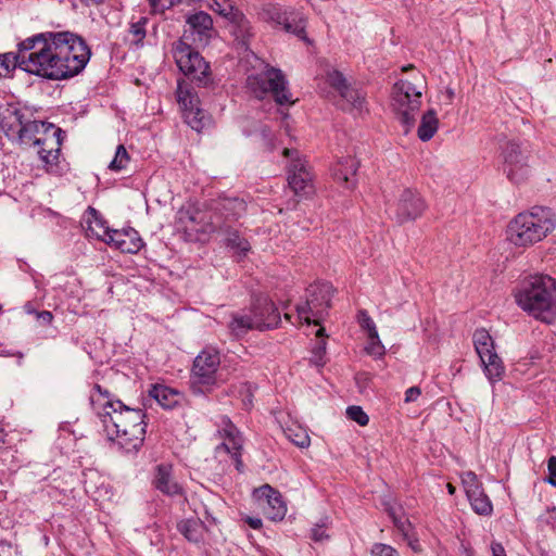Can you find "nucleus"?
Instances as JSON below:
<instances>
[{"label":"nucleus","mask_w":556,"mask_h":556,"mask_svg":"<svg viewBox=\"0 0 556 556\" xmlns=\"http://www.w3.org/2000/svg\"><path fill=\"white\" fill-rule=\"evenodd\" d=\"M83 37L72 31H43L17 43L16 52L0 54V76L16 67L49 80H64L78 75L90 59Z\"/></svg>","instance_id":"obj_1"},{"label":"nucleus","mask_w":556,"mask_h":556,"mask_svg":"<svg viewBox=\"0 0 556 556\" xmlns=\"http://www.w3.org/2000/svg\"><path fill=\"white\" fill-rule=\"evenodd\" d=\"M90 403L110 441L127 453L137 452L142 446L147 425L141 409L126 406L100 384L93 386Z\"/></svg>","instance_id":"obj_2"},{"label":"nucleus","mask_w":556,"mask_h":556,"mask_svg":"<svg viewBox=\"0 0 556 556\" xmlns=\"http://www.w3.org/2000/svg\"><path fill=\"white\" fill-rule=\"evenodd\" d=\"M556 227V217L551 208L532 207L519 213L508 225V240L516 247H529L543 240Z\"/></svg>","instance_id":"obj_3"},{"label":"nucleus","mask_w":556,"mask_h":556,"mask_svg":"<svg viewBox=\"0 0 556 556\" xmlns=\"http://www.w3.org/2000/svg\"><path fill=\"white\" fill-rule=\"evenodd\" d=\"M517 305L529 313H556V280L548 275L523 279L515 289Z\"/></svg>","instance_id":"obj_4"},{"label":"nucleus","mask_w":556,"mask_h":556,"mask_svg":"<svg viewBox=\"0 0 556 556\" xmlns=\"http://www.w3.org/2000/svg\"><path fill=\"white\" fill-rule=\"evenodd\" d=\"M425 77L417 73L413 80L400 79L391 91V106L407 134L416 123L420 110Z\"/></svg>","instance_id":"obj_5"},{"label":"nucleus","mask_w":556,"mask_h":556,"mask_svg":"<svg viewBox=\"0 0 556 556\" xmlns=\"http://www.w3.org/2000/svg\"><path fill=\"white\" fill-rule=\"evenodd\" d=\"M220 355L212 348H204L194 358L190 374V388L194 394L211 392L222 381L219 379Z\"/></svg>","instance_id":"obj_6"},{"label":"nucleus","mask_w":556,"mask_h":556,"mask_svg":"<svg viewBox=\"0 0 556 556\" xmlns=\"http://www.w3.org/2000/svg\"><path fill=\"white\" fill-rule=\"evenodd\" d=\"M247 84L257 98L271 93L275 101L280 104H292L288 81L281 70L265 64L257 74L249 75Z\"/></svg>","instance_id":"obj_7"},{"label":"nucleus","mask_w":556,"mask_h":556,"mask_svg":"<svg viewBox=\"0 0 556 556\" xmlns=\"http://www.w3.org/2000/svg\"><path fill=\"white\" fill-rule=\"evenodd\" d=\"M185 34L173 43L172 53L178 68L199 86H206L211 79L210 64L187 42Z\"/></svg>","instance_id":"obj_8"},{"label":"nucleus","mask_w":556,"mask_h":556,"mask_svg":"<svg viewBox=\"0 0 556 556\" xmlns=\"http://www.w3.org/2000/svg\"><path fill=\"white\" fill-rule=\"evenodd\" d=\"M47 124L39 121L27 119L25 113L18 109H7L1 117L0 127L10 140H15L20 144H33L37 139L36 135L43 131L45 136L51 130H47Z\"/></svg>","instance_id":"obj_9"},{"label":"nucleus","mask_w":556,"mask_h":556,"mask_svg":"<svg viewBox=\"0 0 556 556\" xmlns=\"http://www.w3.org/2000/svg\"><path fill=\"white\" fill-rule=\"evenodd\" d=\"M248 205L239 198H218L210 206V225L213 232L216 229H226L247 214Z\"/></svg>","instance_id":"obj_10"},{"label":"nucleus","mask_w":556,"mask_h":556,"mask_svg":"<svg viewBox=\"0 0 556 556\" xmlns=\"http://www.w3.org/2000/svg\"><path fill=\"white\" fill-rule=\"evenodd\" d=\"M177 101L185 122L195 131H202L211 123L210 115L200 106V99L184 81L178 80Z\"/></svg>","instance_id":"obj_11"},{"label":"nucleus","mask_w":556,"mask_h":556,"mask_svg":"<svg viewBox=\"0 0 556 556\" xmlns=\"http://www.w3.org/2000/svg\"><path fill=\"white\" fill-rule=\"evenodd\" d=\"M503 170L507 178L519 184L523 181L529 173V152L516 140H507L502 146Z\"/></svg>","instance_id":"obj_12"},{"label":"nucleus","mask_w":556,"mask_h":556,"mask_svg":"<svg viewBox=\"0 0 556 556\" xmlns=\"http://www.w3.org/2000/svg\"><path fill=\"white\" fill-rule=\"evenodd\" d=\"M283 155L290 159L288 184L296 195H308L314 191L313 174L307 161L296 150L285 149Z\"/></svg>","instance_id":"obj_13"},{"label":"nucleus","mask_w":556,"mask_h":556,"mask_svg":"<svg viewBox=\"0 0 556 556\" xmlns=\"http://www.w3.org/2000/svg\"><path fill=\"white\" fill-rule=\"evenodd\" d=\"M327 83L339 93L341 98L339 105L342 110L362 113L366 109L365 93L351 87L341 72L337 70L329 71Z\"/></svg>","instance_id":"obj_14"},{"label":"nucleus","mask_w":556,"mask_h":556,"mask_svg":"<svg viewBox=\"0 0 556 556\" xmlns=\"http://www.w3.org/2000/svg\"><path fill=\"white\" fill-rule=\"evenodd\" d=\"M426 207L425 200L417 191L404 189L389 211L392 218L399 224H405L420 217Z\"/></svg>","instance_id":"obj_15"},{"label":"nucleus","mask_w":556,"mask_h":556,"mask_svg":"<svg viewBox=\"0 0 556 556\" xmlns=\"http://www.w3.org/2000/svg\"><path fill=\"white\" fill-rule=\"evenodd\" d=\"M47 130H51L42 138L35 139L33 144L38 146V155L43 162L48 173H56L58 160L62 144V129L54 125L47 126Z\"/></svg>","instance_id":"obj_16"},{"label":"nucleus","mask_w":556,"mask_h":556,"mask_svg":"<svg viewBox=\"0 0 556 556\" xmlns=\"http://www.w3.org/2000/svg\"><path fill=\"white\" fill-rule=\"evenodd\" d=\"M210 8L235 25V35L243 41L253 36L250 22L239 11L233 0H210Z\"/></svg>","instance_id":"obj_17"},{"label":"nucleus","mask_w":556,"mask_h":556,"mask_svg":"<svg viewBox=\"0 0 556 556\" xmlns=\"http://www.w3.org/2000/svg\"><path fill=\"white\" fill-rule=\"evenodd\" d=\"M333 287L330 282H315L306 289V303L298 305L296 313H324L332 308Z\"/></svg>","instance_id":"obj_18"},{"label":"nucleus","mask_w":556,"mask_h":556,"mask_svg":"<svg viewBox=\"0 0 556 556\" xmlns=\"http://www.w3.org/2000/svg\"><path fill=\"white\" fill-rule=\"evenodd\" d=\"M280 321L281 315H239L229 323V330L239 338L251 329L264 331L277 328Z\"/></svg>","instance_id":"obj_19"},{"label":"nucleus","mask_w":556,"mask_h":556,"mask_svg":"<svg viewBox=\"0 0 556 556\" xmlns=\"http://www.w3.org/2000/svg\"><path fill=\"white\" fill-rule=\"evenodd\" d=\"M265 516L273 521H280L287 514V505L281 494L269 484H264L254 491Z\"/></svg>","instance_id":"obj_20"},{"label":"nucleus","mask_w":556,"mask_h":556,"mask_svg":"<svg viewBox=\"0 0 556 556\" xmlns=\"http://www.w3.org/2000/svg\"><path fill=\"white\" fill-rule=\"evenodd\" d=\"M224 428L222 429V433L224 435V442L217 447V450H225L227 453L231 454L237 470L241 471L243 467V463L241 460V448H242V438L236 426L226 417L223 418Z\"/></svg>","instance_id":"obj_21"},{"label":"nucleus","mask_w":556,"mask_h":556,"mask_svg":"<svg viewBox=\"0 0 556 556\" xmlns=\"http://www.w3.org/2000/svg\"><path fill=\"white\" fill-rule=\"evenodd\" d=\"M123 253H137L143 247V241L134 228L115 229L109 236L108 243Z\"/></svg>","instance_id":"obj_22"},{"label":"nucleus","mask_w":556,"mask_h":556,"mask_svg":"<svg viewBox=\"0 0 556 556\" xmlns=\"http://www.w3.org/2000/svg\"><path fill=\"white\" fill-rule=\"evenodd\" d=\"M177 222L180 227L190 232H213L210 218L204 220V215L195 208L180 210L177 214Z\"/></svg>","instance_id":"obj_23"},{"label":"nucleus","mask_w":556,"mask_h":556,"mask_svg":"<svg viewBox=\"0 0 556 556\" xmlns=\"http://www.w3.org/2000/svg\"><path fill=\"white\" fill-rule=\"evenodd\" d=\"M186 23L189 26L191 35L198 37L193 38V41L198 40L200 43H206L213 29V20L211 15L204 11H198L189 14Z\"/></svg>","instance_id":"obj_24"},{"label":"nucleus","mask_w":556,"mask_h":556,"mask_svg":"<svg viewBox=\"0 0 556 556\" xmlns=\"http://www.w3.org/2000/svg\"><path fill=\"white\" fill-rule=\"evenodd\" d=\"M361 327L367 332V345L365 351L374 357H381L386 353L384 345L381 343L376 324L368 315H362L358 320Z\"/></svg>","instance_id":"obj_25"},{"label":"nucleus","mask_w":556,"mask_h":556,"mask_svg":"<svg viewBox=\"0 0 556 556\" xmlns=\"http://www.w3.org/2000/svg\"><path fill=\"white\" fill-rule=\"evenodd\" d=\"M154 485L159 491L169 496L182 493V488L173 479L172 467L168 465L157 466Z\"/></svg>","instance_id":"obj_26"},{"label":"nucleus","mask_w":556,"mask_h":556,"mask_svg":"<svg viewBox=\"0 0 556 556\" xmlns=\"http://www.w3.org/2000/svg\"><path fill=\"white\" fill-rule=\"evenodd\" d=\"M357 168L358 162L354 157H343L333 167V177L337 181L345 184L346 188H352L355 186Z\"/></svg>","instance_id":"obj_27"},{"label":"nucleus","mask_w":556,"mask_h":556,"mask_svg":"<svg viewBox=\"0 0 556 556\" xmlns=\"http://www.w3.org/2000/svg\"><path fill=\"white\" fill-rule=\"evenodd\" d=\"M177 530L191 543L203 540L205 527L199 518L185 519L177 523Z\"/></svg>","instance_id":"obj_28"},{"label":"nucleus","mask_w":556,"mask_h":556,"mask_svg":"<svg viewBox=\"0 0 556 556\" xmlns=\"http://www.w3.org/2000/svg\"><path fill=\"white\" fill-rule=\"evenodd\" d=\"M227 226L226 229H216L214 232H217L225 237L226 245L235 250L236 252L245 255L250 251V243L247 239L242 238L235 227Z\"/></svg>","instance_id":"obj_29"},{"label":"nucleus","mask_w":556,"mask_h":556,"mask_svg":"<svg viewBox=\"0 0 556 556\" xmlns=\"http://www.w3.org/2000/svg\"><path fill=\"white\" fill-rule=\"evenodd\" d=\"M151 397H153L162 407L173 408L179 403V393L165 386H153L149 391Z\"/></svg>","instance_id":"obj_30"},{"label":"nucleus","mask_w":556,"mask_h":556,"mask_svg":"<svg viewBox=\"0 0 556 556\" xmlns=\"http://www.w3.org/2000/svg\"><path fill=\"white\" fill-rule=\"evenodd\" d=\"M438 127L439 119L435 111L428 110L421 117L420 125L417 129V136L424 142L429 141L437 132Z\"/></svg>","instance_id":"obj_31"},{"label":"nucleus","mask_w":556,"mask_h":556,"mask_svg":"<svg viewBox=\"0 0 556 556\" xmlns=\"http://www.w3.org/2000/svg\"><path fill=\"white\" fill-rule=\"evenodd\" d=\"M480 361L483 365L484 374L491 383L502 379L505 368L503 366L502 359L495 352L486 355L485 359Z\"/></svg>","instance_id":"obj_32"},{"label":"nucleus","mask_w":556,"mask_h":556,"mask_svg":"<svg viewBox=\"0 0 556 556\" xmlns=\"http://www.w3.org/2000/svg\"><path fill=\"white\" fill-rule=\"evenodd\" d=\"M472 340L480 359H485L486 355L495 352L493 339L485 329H477L473 333Z\"/></svg>","instance_id":"obj_33"},{"label":"nucleus","mask_w":556,"mask_h":556,"mask_svg":"<svg viewBox=\"0 0 556 556\" xmlns=\"http://www.w3.org/2000/svg\"><path fill=\"white\" fill-rule=\"evenodd\" d=\"M471 508L481 516H490L493 511L492 503L489 498V496L484 493L483 489L481 488L478 491L473 490V493H470L467 495Z\"/></svg>","instance_id":"obj_34"},{"label":"nucleus","mask_w":556,"mask_h":556,"mask_svg":"<svg viewBox=\"0 0 556 556\" xmlns=\"http://www.w3.org/2000/svg\"><path fill=\"white\" fill-rule=\"evenodd\" d=\"M90 210L93 213V219L90 220L88 230L97 239L102 240L103 242L108 243L109 236L111 235L113 229H111L108 226L106 220L102 216H100L94 208L90 207Z\"/></svg>","instance_id":"obj_35"},{"label":"nucleus","mask_w":556,"mask_h":556,"mask_svg":"<svg viewBox=\"0 0 556 556\" xmlns=\"http://www.w3.org/2000/svg\"><path fill=\"white\" fill-rule=\"evenodd\" d=\"M290 12L283 11L279 7L269 5L265 8L262 12V17L266 22H271L277 27H283L288 22V16Z\"/></svg>","instance_id":"obj_36"},{"label":"nucleus","mask_w":556,"mask_h":556,"mask_svg":"<svg viewBox=\"0 0 556 556\" xmlns=\"http://www.w3.org/2000/svg\"><path fill=\"white\" fill-rule=\"evenodd\" d=\"M305 21L298 13L290 12L288 22L285 24L282 29H285L287 33L295 35L302 40H307L305 35Z\"/></svg>","instance_id":"obj_37"},{"label":"nucleus","mask_w":556,"mask_h":556,"mask_svg":"<svg viewBox=\"0 0 556 556\" xmlns=\"http://www.w3.org/2000/svg\"><path fill=\"white\" fill-rule=\"evenodd\" d=\"M147 23H148L147 17H140L137 22L130 23L129 29H128V36H129V41L132 45L139 46L142 43V41L147 35V31H146Z\"/></svg>","instance_id":"obj_38"},{"label":"nucleus","mask_w":556,"mask_h":556,"mask_svg":"<svg viewBox=\"0 0 556 556\" xmlns=\"http://www.w3.org/2000/svg\"><path fill=\"white\" fill-rule=\"evenodd\" d=\"M315 336L319 339V341L316 343V345L313 349V358L312 361L316 366H323L325 364L324 356L326 354V340L327 337L325 333V328L319 327L316 330Z\"/></svg>","instance_id":"obj_39"},{"label":"nucleus","mask_w":556,"mask_h":556,"mask_svg":"<svg viewBox=\"0 0 556 556\" xmlns=\"http://www.w3.org/2000/svg\"><path fill=\"white\" fill-rule=\"evenodd\" d=\"M278 307L264 293L254 294L252 301V313H276Z\"/></svg>","instance_id":"obj_40"},{"label":"nucleus","mask_w":556,"mask_h":556,"mask_svg":"<svg viewBox=\"0 0 556 556\" xmlns=\"http://www.w3.org/2000/svg\"><path fill=\"white\" fill-rule=\"evenodd\" d=\"M128 162H129V155H128L125 147L119 144L116 148V152H115L113 160L109 164V168L111 170L119 172V170L126 168Z\"/></svg>","instance_id":"obj_41"},{"label":"nucleus","mask_w":556,"mask_h":556,"mask_svg":"<svg viewBox=\"0 0 556 556\" xmlns=\"http://www.w3.org/2000/svg\"><path fill=\"white\" fill-rule=\"evenodd\" d=\"M460 478L466 495L473 493V490L478 491L481 489V483L473 471H466L462 473Z\"/></svg>","instance_id":"obj_42"},{"label":"nucleus","mask_w":556,"mask_h":556,"mask_svg":"<svg viewBox=\"0 0 556 556\" xmlns=\"http://www.w3.org/2000/svg\"><path fill=\"white\" fill-rule=\"evenodd\" d=\"M348 417L357 422L359 426H366L369 421L368 415L362 409L361 406H349L346 409Z\"/></svg>","instance_id":"obj_43"},{"label":"nucleus","mask_w":556,"mask_h":556,"mask_svg":"<svg viewBox=\"0 0 556 556\" xmlns=\"http://www.w3.org/2000/svg\"><path fill=\"white\" fill-rule=\"evenodd\" d=\"M178 1L179 0H148L151 12L154 14L164 13L166 10L174 7Z\"/></svg>","instance_id":"obj_44"},{"label":"nucleus","mask_w":556,"mask_h":556,"mask_svg":"<svg viewBox=\"0 0 556 556\" xmlns=\"http://www.w3.org/2000/svg\"><path fill=\"white\" fill-rule=\"evenodd\" d=\"M371 556H400L397 551L391 545L375 543L370 551Z\"/></svg>","instance_id":"obj_45"},{"label":"nucleus","mask_w":556,"mask_h":556,"mask_svg":"<svg viewBox=\"0 0 556 556\" xmlns=\"http://www.w3.org/2000/svg\"><path fill=\"white\" fill-rule=\"evenodd\" d=\"M547 469L549 471V477L547 482L554 486H556V456H551L547 460Z\"/></svg>","instance_id":"obj_46"},{"label":"nucleus","mask_w":556,"mask_h":556,"mask_svg":"<svg viewBox=\"0 0 556 556\" xmlns=\"http://www.w3.org/2000/svg\"><path fill=\"white\" fill-rule=\"evenodd\" d=\"M421 390L419 387H410L405 392V402L412 403L417 401V399L420 396Z\"/></svg>","instance_id":"obj_47"},{"label":"nucleus","mask_w":556,"mask_h":556,"mask_svg":"<svg viewBox=\"0 0 556 556\" xmlns=\"http://www.w3.org/2000/svg\"><path fill=\"white\" fill-rule=\"evenodd\" d=\"M326 538L328 536L323 525H316V527L312 529V539L315 542H320Z\"/></svg>","instance_id":"obj_48"},{"label":"nucleus","mask_w":556,"mask_h":556,"mask_svg":"<svg viewBox=\"0 0 556 556\" xmlns=\"http://www.w3.org/2000/svg\"><path fill=\"white\" fill-rule=\"evenodd\" d=\"M292 442L300 446V447H306L309 445V437L307 434H296L295 438L292 439Z\"/></svg>","instance_id":"obj_49"},{"label":"nucleus","mask_w":556,"mask_h":556,"mask_svg":"<svg viewBox=\"0 0 556 556\" xmlns=\"http://www.w3.org/2000/svg\"><path fill=\"white\" fill-rule=\"evenodd\" d=\"M245 522L252 528V529H261L263 522L262 519L258 517H247Z\"/></svg>","instance_id":"obj_50"},{"label":"nucleus","mask_w":556,"mask_h":556,"mask_svg":"<svg viewBox=\"0 0 556 556\" xmlns=\"http://www.w3.org/2000/svg\"><path fill=\"white\" fill-rule=\"evenodd\" d=\"M492 556H506L505 549L501 543H492L491 545Z\"/></svg>","instance_id":"obj_51"},{"label":"nucleus","mask_w":556,"mask_h":556,"mask_svg":"<svg viewBox=\"0 0 556 556\" xmlns=\"http://www.w3.org/2000/svg\"><path fill=\"white\" fill-rule=\"evenodd\" d=\"M53 315H37V321L40 326L51 324Z\"/></svg>","instance_id":"obj_52"},{"label":"nucleus","mask_w":556,"mask_h":556,"mask_svg":"<svg viewBox=\"0 0 556 556\" xmlns=\"http://www.w3.org/2000/svg\"><path fill=\"white\" fill-rule=\"evenodd\" d=\"M536 317H541V320L546 324H552L554 321V315H535Z\"/></svg>","instance_id":"obj_53"},{"label":"nucleus","mask_w":556,"mask_h":556,"mask_svg":"<svg viewBox=\"0 0 556 556\" xmlns=\"http://www.w3.org/2000/svg\"><path fill=\"white\" fill-rule=\"evenodd\" d=\"M80 1L87 5H89V4L99 5V4H102L105 0H80Z\"/></svg>","instance_id":"obj_54"},{"label":"nucleus","mask_w":556,"mask_h":556,"mask_svg":"<svg viewBox=\"0 0 556 556\" xmlns=\"http://www.w3.org/2000/svg\"><path fill=\"white\" fill-rule=\"evenodd\" d=\"M25 309H26V313H42V314L49 313L48 311H38L36 308H33V307H30L29 304H27L25 306Z\"/></svg>","instance_id":"obj_55"},{"label":"nucleus","mask_w":556,"mask_h":556,"mask_svg":"<svg viewBox=\"0 0 556 556\" xmlns=\"http://www.w3.org/2000/svg\"><path fill=\"white\" fill-rule=\"evenodd\" d=\"M394 522L396 525V527L402 531V532H405V522L403 521H399L396 519H394Z\"/></svg>","instance_id":"obj_56"},{"label":"nucleus","mask_w":556,"mask_h":556,"mask_svg":"<svg viewBox=\"0 0 556 556\" xmlns=\"http://www.w3.org/2000/svg\"><path fill=\"white\" fill-rule=\"evenodd\" d=\"M293 316H294V315H289V314L283 315L285 319H286V320H288V321H290V323H292V320H291V319H292V317H293ZM295 316H296L298 318H300V317H301V315H295Z\"/></svg>","instance_id":"obj_57"},{"label":"nucleus","mask_w":556,"mask_h":556,"mask_svg":"<svg viewBox=\"0 0 556 556\" xmlns=\"http://www.w3.org/2000/svg\"><path fill=\"white\" fill-rule=\"evenodd\" d=\"M446 96H447L448 100H452L453 97H454V91L452 89H447L446 90Z\"/></svg>","instance_id":"obj_58"},{"label":"nucleus","mask_w":556,"mask_h":556,"mask_svg":"<svg viewBox=\"0 0 556 556\" xmlns=\"http://www.w3.org/2000/svg\"><path fill=\"white\" fill-rule=\"evenodd\" d=\"M447 491L450 494H454L455 493V486L452 485L451 483L447 484Z\"/></svg>","instance_id":"obj_59"},{"label":"nucleus","mask_w":556,"mask_h":556,"mask_svg":"<svg viewBox=\"0 0 556 556\" xmlns=\"http://www.w3.org/2000/svg\"><path fill=\"white\" fill-rule=\"evenodd\" d=\"M410 546L413 549L417 551V547L415 546V544L410 543Z\"/></svg>","instance_id":"obj_60"},{"label":"nucleus","mask_w":556,"mask_h":556,"mask_svg":"<svg viewBox=\"0 0 556 556\" xmlns=\"http://www.w3.org/2000/svg\"><path fill=\"white\" fill-rule=\"evenodd\" d=\"M305 320L307 321V324H311V319L308 318V316H306Z\"/></svg>","instance_id":"obj_61"}]
</instances>
